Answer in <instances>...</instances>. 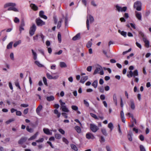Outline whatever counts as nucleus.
I'll return each mask as SVG.
<instances>
[{"mask_svg": "<svg viewBox=\"0 0 151 151\" xmlns=\"http://www.w3.org/2000/svg\"><path fill=\"white\" fill-rule=\"evenodd\" d=\"M65 17L64 15H62V18H59V21L58 22V19L56 16L53 17L54 23L55 24H57V27L58 28H59L61 25V22H62L63 19H64Z\"/></svg>", "mask_w": 151, "mask_h": 151, "instance_id": "1", "label": "nucleus"}, {"mask_svg": "<svg viewBox=\"0 0 151 151\" xmlns=\"http://www.w3.org/2000/svg\"><path fill=\"white\" fill-rule=\"evenodd\" d=\"M16 3H14L9 2L5 4L4 5V8H6L8 7H9L8 9V11H12L14 7L16 6Z\"/></svg>", "mask_w": 151, "mask_h": 151, "instance_id": "2", "label": "nucleus"}, {"mask_svg": "<svg viewBox=\"0 0 151 151\" xmlns=\"http://www.w3.org/2000/svg\"><path fill=\"white\" fill-rule=\"evenodd\" d=\"M89 20L90 21V23H91L94 22V19L93 16L91 15H89L87 17L86 20V27L87 28H89Z\"/></svg>", "mask_w": 151, "mask_h": 151, "instance_id": "3", "label": "nucleus"}, {"mask_svg": "<svg viewBox=\"0 0 151 151\" xmlns=\"http://www.w3.org/2000/svg\"><path fill=\"white\" fill-rule=\"evenodd\" d=\"M115 7L116 8V10L118 12H125L127 9V7L126 6H124L122 8L121 7L119 6L118 4H117L116 5Z\"/></svg>", "mask_w": 151, "mask_h": 151, "instance_id": "4", "label": "nucleus"}, {"mask_svg": "<svg viewBox=\"0 0 151 151\" xmlns=\"http://www.w3.org/2000/svg\"><path fill=\"white\" fill-rule=\"evenodd\" d=\"M141 3L140 2L137 1L134 3V7L137 10L140 11L141 9Z\"/></svg>", "mask_w": 151, "mask_h": 151, "instance_id": "5", "label": "nucleus"}, {"mask_svg": "<svg viewBox=\"0 0 151 151\" xmlns=\"http://www.w3.org/2000/svg\"><path fill=\"white\" fill-rule=\"evenodd\" d=\"M97 73H99L101 75H102L104 74V71L101 70V68H96L94 71L93 73V75L96 74Z\"/></svg>", "mask_w": 151, "mask_h": 151, "instance_id": "6", "label": "nucleus"}, {"mask_svg": "<svg viewBox=\"0 0 151 151\" xmlns=\"http://www.w3.org/2000/svg\"><path fill=\"white\" fill-rule=\"evenodd\" d=\"M90 128L91 130L94 132H95L99 129L98 127L93 124H90Z\"/></svg>", "mask_w": 151, "mask_h": 151, "instance_id": "7", "label": "nucleus"}, {"mask_svg": "<svg viewBox=\"0 0 151 151\" xmlns=\"http://www.w3.org/2000/svg\"><path fill=\"white\" fill-rule=\"evenodd\" d=\"M36 21L37 25L39 26H41L45 24V22L40 19H37Z\"/></svg>", "mask_w": 151, "mask_h": 151, "instance_id": "8", "label": "nucleus"}, {"mask_svg": "<svg viewBox=\"0 0 151 151\" xmlns=\"http://www.w3.org/2000/svg\"><path fill=\"white\" fill-rule=\"evenodd\" d=\"M27 139L26 137H22L21 139L18 141V143L19 144H22L25 142Z\"/></svg>", "mask_w": 151, "mask_h": 151, "instance_id": "9", "label": "nucleus"}, {"mask_svg": "<svg viewBox=\"0 0 151 151\" xmlns=\"http://www.w3.org/2000/svg\"><path fill=\"white\" fill-rule=\"evenodd\" d=\"M86 137L88 139H93L95 138L94 135L92 134L89 132L87 133L86 134Z\"/></svg>", "mask_w": 151, "mask_h": 151, "instance_id": "10", "label": "nucleus"}, {"mask_svg": "<svg viewBox=\"0 0 151 151\" xmlns=\"http://www.w3.org/2000/svg\"><path fill=\"white\" fill-rule=\"evenodd\" d=\"M143 40L145 44V46H146L147 48H148L150 46L149 42V41L147 40L145 37H144L143 38Z\"/></svg>", "mask_w": 151, "mask_h": 151, "instance_id": "11", "label": "nucleus"}, {"mask_svg": "<svg viewBox=\"0 0 151 151\" xmlns=\"http://www.w3.org/2000/svg\"><path fill=\"white\" fill-rule=\"evenodd\" d=\"M130 104H129V106H130L131 109L132 110L134 109L135 108V106L133 100L132 99H131L130 100Z\"/></svg>", "mask_w": 151, "mask_h": 151, "instance_id": "12", "label": "nucleus"}, {"mask_svg": "<svg viewBox=\"0 0 151 151\" xmlns=\"http://www.w3.org/2000/svg\"><path fill=\"white\" fill-rule=\"evenodd\" d=\"M44 14V13L43 11H41L39 13V16L41 17L46 19H47V17Z\"/></svg>", "mask_w": 151, "mask_h": 151, "instance_id": "13", "label": "nucleus"}, {"mask_svg": "<svg viewBox=\"0 0 151 151\" xmlns=\"http://www.w3.org/2000/svg\"><path fill=\"white\" fill-rule=\"evenodd\" d=\"M81 38L80 34V33H78L75 36L73 37L72 40H73L75 41L78 40Z\"/></svg>", "mask_w": 151, "mask_h": 151, "instance_id": "14", "label": "nucleus"}, {"mask_svg": "<svg viewBox=\"0 0 151 151\" xmlns=\"http://www.w3.org/2000/svg\"><path fill=\"white\" fill-rule=\"evenodd\" d=\"M43 131L47 135H52V132H50L49 129H48L44 128L43 129Z\"/></svg>", "mask_w": 151, "mask_h": 151, "instance_id": "15", "label": "nucleus"}, {"mask_svg": "<svg viewBox=\"0 0 151 151\" xmlns=\"http://www.w3.org/2000/svg\"><path fill=\"white\" fill-rule=\"evenodd\" d=\"M132 133L131 131H129L128 133V134L127 135V138L130 141H132Z\"/></svg>", "mask_w": 151, "mask_h": 151, "instance_id": "16", "label": "nucleus"}, {"mask_svg": "<svg viewBox=\"0 0 151 151\" xmlns=\"http://www.w3.org/2000/svg\"><path fill=\"white\" fill-rule=\"evenodd\" d=\"M30 6L35 11H36L38 10V8L37 6L34 4H30Z\"/></svg>", "mask_w": 151, "mask_h": 151, "instance_id": "17", "label": "nucleus"}, {"mask_svg": "<svg viewBox=\"0 0 151 151\" xmlns=\"http://www.w3.org/2000/svg\"><path fill=\"white\" fill-rule=\"evenodd\" d=\"M42 106L41 105H40L36 109V112L37 114H39L40 111L42 109Z\"/></svg>", "mask_w": 151, "mask_h": 151, "instance_id": "18", "label": "nucleus"}, {"mask_svg": "<svg viewBox=\"0 0 151 151\" xmlns=\"http://www.w3.org/2000/svg\"><path fill=\"white\" fill-rule=\"evenodd\" d=\"M88 79V76H85L82 77L80 81V82L84 83L85 81Z\"/></svg>", "mask_w": 151, "mask_h": 151, "instance_id": "19", "label": "nucleus"}, {"mask_svg": "<svg viewBox=\"0 0 151 151\" xmlns=\"http://www.w3.org/2000/svg\"><path fill=\"white\" fill-rule=\"evenodd\" d=\"M38 134V132H37L34 135L29 139V140H31L35 139Z\"/></svg>", "mask_w": 151, "mask_h": 151, "instance_id": "20", "label": "nucleus"}, {"mask_svg": "<svg viewBox=\"0 0 151 151\" xmlns=\"http://www.w3.org/2000/svg\"><path fill=\"white\" fill-rule=\"evenodd\" d=\"M136 16L138 20H141L142 15L141 13L136 12Z\"/></svg>", "mask_w": 151, "mask_h": 151, "instance_id": "21", "label": "nucleus"}, {"mask_svg": "<svg viewBox=\"0 0 151 151\" xmlns=\"http://www.w3.org/2000/svg\"><path fill=\"white\" fill-rule=\"evenodd\" d=\"M46 99L48 101H53L55 99V97L53 96H51L47 97Z\"/></svg>", "mask_w": 151, "mask_h": 151, "instance_id": "22", "label": "nucleus"}, {"mask_svg": "<svg viewBox=\"0 0 151 151\" xmlns=\"http://www.w3.org/2000/svg\"><path fill=\"white\" fill-rule=\"evenodd\" d=\"M39 67H42L44 66V65L40 63V62L37 60H36L34 62Z\"/></svg>", "mask_w": 151, "mask_h": 151, "instance_id": "23", "label": "nucleus"}, {"mask_svg": "<svg viewBox=\"0 0 151 151\" xmlns=\"http://www.w3.org/2000/svg\"><path fill=\"white\" fill-rule=\"evenodd\" d=\"M31 51L33 56V59L34 60H36L37 58V54L33 49L31 50Z\"/></svg>", "mask_w": 151, "mask_h": 151, "instance_id": "24", "label": "nucleus"}, {"mask_svg": "<svg viewBox=\"0 0 151 151\" xmlns=\"http://www.w3.org/2000/svg\"><path fill=\"white\" fill-rule=\"evenodd\" d=\"M36 31V29H30L29 30V34L31 36H33Z\"/></svg>", "mask_w": 151, "mask_h": 151, "instance_id": "25", "label": "nucleus"}, {"mask_svg": "<svg viewBox=\"0 0 151 151\" xmlns=\"http://www.w3.org/2000/svg\"><path fill=\"white\" fill-rule=\"evenodd\" d=\"M26 129L28 132L30 133H32L34 131L33 129L32 128H30L29 126H27L26 127Z\"/></svg>", "mask_w": 151, "mask_h": 151, "instance_id": "26", "label": "nucleus"}, {"mask_svg": "<svg viewBox=\"0 0 151 151\" xmlns=\"http://www.w3.org/2000/svg\"><path fill=\"white\" fill-rule=\"evenodd\" d=\"M75 129L78 133H80L81 132V129L80 127L78 126H76L75 127Z\"/></svg>", "mask_w": 151, "mask_h": 151, "instance_id": "27", "label": "nucleus"}, {"mask_svg": "<svg viewBox=\"0 0 151 151\" xmlns=\"http://www.w3.org/2000/svg\"><path fill=\"white\" fill-rule=\"evenodd\" d=\"M113 99L115 103V104L116 106L117 105V99H116V94H114L113 96Z\"/></svg>", "mask_w": 151, "mask_h": 151, "instance_id": "28", "label": "nucleus"}, {"mask_svg": "<svg viewBox=\"0 0 151 151\" xmlns=\"http://www.w3.org/2000/svg\"><path fill=\"white\" fill-rule=\"evenodd\" d=\"M60 65L61 68H65L67 65L64 62H60Z\"/></svg>", "mask_w": 151, "mask_h": 151, "instance_id": "29", "label": "nucleus"}, {"mask_svg": "<svg viewBox=\"0 0 151 151\" xmlns=\"http://www.w3.org/2000/svg\"><path fill=\"white\" fill-rule=\"evenodd\" d=\"M92 85L95 88H96L98 85V81L97 80H95L92 83Z\"/></svg>", "mask_w": 151, "mask_h": 151, "instance_id": "30", "label": "nucleus"}, {"mask_svg": "<svg viewBox=\"0 0 151 151\" xmlns=\"http://www.w3.org/2000/svg\"><path fill=\"white\" fill-rule=\"evenodd\" d=\"M59 102L60 105V108L61 109L64 106H65V102H63L61 100H59Z\"/></svg>", "mask_w": 151, "mask_h": 151, "instance_id": "31", "label": "nucleus"}, {"mask_svg": "<svg viewBox=\"0 0 151 151\" xmlns=\"http://www.w3.org/2000/svg\"><path fill=\"white\" fill-rule=\"evenodd\" d=\"M24 26V20L22 19V20L21 22V24L19 26V28H23V27Z\"/></svg>", "mask_w": 151, "mask_h": 151, "instance_id": "32", "label": "nucleus"}, {"mask_svg": "<svg viewBox=\"0 0 151 151\" xmlns=\"http://www.w3.org/2000/svg\"><path fill=\"white\" fill-rule=\"evenodd\" d=\"M21 41L20 40L16 42L13 45L14 47H16L18 45L21 44Z\"/></svg>", "mask_w": 151, "mask_h": 151, "instance_id": "33", "label": "nucleus"}, {"mask_svg": "<svg viewBox=\"0 0 151 151\" xmlns=\"http://www.w3.org/2000/svg\"><path fill=\"white\" fill-rule=\"evenodd\" d=\"M138 70H134L133 72V76L134 78H135L136 76H138Z\"/></svg>", "mask_w": 151, "mask_h": 151, "instance_id": "34", "label": "nucleus"}, {"mask_svg": "<svg viewBox=\"0 0 151 151\" xmlns=\"http://www.w3.org/2000/svg\"><path fill=\"white\" fill-rule=\"evenodd\" d=\"M65 28L68 27V18L67 17H65Z\"/></svg>", "mask_w": 151, "mask_h": 151, "instance_id": "35", "label": "nucleus"}, {"mask_svg": "<svg viewBox=\"0 0 151 151\" xmlns=\"http://www.w3.org/2000/svg\"><path fill=\"white\" fill-rule=\"evenodd\" d=\"M127 76L129 78L132 77L133 76V72L131 70L130 71L129 74H127Z\"/></svg>", "mask_w": 151, "mask_h": 151, "instance_id": "36", "label": "nucleus"}, {"mask_svg": "<svg viewBox=\"0 0 151 151\" xmlns=\"http://www.w3.org/2000/svg\"><path fill=\"white\" fill-rule=\"evenodd\" d=\"M54 113L55 114L57 115V116L58 118H59L60 117V113L58 111L57 109H55L54 110Z\"/></svg>", "mask_w": 151, "mask_h": 151, "instance_id": "37", "label": "nucleus"}, {"mask_svg": "<svg viewBox=\"0 0 151 151\" xmlns=\"http://www.w3.org/2000/svg\"><path fill=\"white\" fill-rule=\"evenodd\" d=\"M118 32L119 33H120L121 35L123 36L124 37H125L126 36L127 33L126 32H124L123 31L121 32L120 30H118Z\"/></svg>", "mask_w": 151, "mask_h": 151, "instance_id": "38", "label": "nucleus"}, {"mask_svg": "<svg viewBox=\"0 0 151 151\" xmlns=\"http://www.w3.org/2000/svg\"><path fill=\"white\" fill-rule=\"evenodd\" d=\"M13 44V42H10L7 45V49H10L12 48Z\"/></svg>", "mask_w": 151, "mask_h": 151, "instance_id": "39", "label": "nucleus"}, {"mask_svg": "<svg viewBox=\"0 0 151 151\" xmlns=\"http://www.w3.org/2000/svg\"><path fill=\"white\" fill-rule=\"evenodd\" d=\"M71 147L73 150L75 151H77L78 150V149L76 146L74 145H71Z\"/></svg>", "mask_w": 151, "mask_h": 151, "instance_id": "40", "label": "nucleus"}, {"mask_svg": "<svg viewBox=\"0 0 151 151\" xmlns=\"http://www.w3.org/2000/svg\"><path fill=\"white\" fill-rule=\"evenodd\" d=\"M92 45V42H91V41H88L87 42L86 46L88 48H89L91 47Z\"/></svg>", "mask_w": 151, "mask_h": 151, "instance_id": "41", "label": "nucleus"}, {"mask_svg": "<svg viewBox=\"0 0 151 151\" xmlns=\"http://www.w3.org/2000/svg\"><path fill=\"white\" fill-rule=\"evenodd\" d=\"M63 111L65 112H68L69 111V110L67 108L66 106H64L62 109H61Z\"/></svg>", "mask_w": 151, "mask_h": 151, "instance_id": "42", "label": "nucleus"}, {"mask_svg": "<svg viewBox=\"0 0 151 151\" xmlns=\"http://www.w3.org/2000/svg\"><path fill=\"white\" fill-rule=\"evenodd\" d=\"M90 115L92 117L94 118L95 119H99L97 117V116H96V115H95L93 113H90Z\"/></svg>", "mask_w": 151, "mask_h": 151, "instance_id": "43", "label": "nucleus"}, {"mask_svg": "<svg viewBox=\"0 0 151 151\" xmlns=\"http://www.w3.org/2000/svg\"><path fill=\"white\" fill-rule=\"evenodd\" d=\"M55 138L57 139H60L61 137V135L58 134H55Z\"/></svg>", "mask_w": 151, "mask_h": 151, "instance_id": "44", "label": "nucleus"}, {"mask_svg": "<svg viewBox=\"0 0 151 151\" xmlns=\"http://www.w3.org/2000/svg\"><path fill=\"white\" fill-rule=\"evenodd\" d=\"M14 22L16 23H18L19 22V19L17 17H15L14 19Z\"/></svg>", "mask_w": 151, "mask_h": 151, "instance_id": "45", "label": "nucleus"}, {"mask_svg": "<svg viewBox=\"0 0 151 151\" xmlns=\"http://www.w3.org/2000/svg\"><path fill=\"white\" fill-rule=\"evenodd\" d=\"M43 81L44 84L47 86L48 84L47 82V79L45 77H44L43 78Z\"/></svg>", "mask_w": 151, "mask_h": 151, "instance_id": "46", "label": "nucleus"}, {"mask_svg": "<svg viewBox=\"0 0 151 151\" xmlns=\"http://www.w3.org/2000/svg\"><path fill=\"white\" fill-rule=\"evenodd\" d=\"M98 89H99V91L101 93H103L104 92V88L103 87H100L98 88Z\"/></svg>", "mask_w": 151, "mask_h": 151, "instance_id": "47", "label": "nucleus"}, {"mask_svg": "<svg viewBox=\"0 0 151 151\" xmlns=\"http://www.w3.org/2000/svg\"><path fill=\"white\" fill-rule=\"evenodd\" d=\"M58 40L59 42L60 43L61 42V35L59 32L58 33Z\"/></svg>", "mask_w": 151, "mask_h": 151, "instance_id": "48", "label": "nucleus"}, {"mask_svg": "<svg viewBox=\"0 0 151 151\" xmlns=\"http://www.w3.org/2000/svg\"><path fill=\"white\" fill-rule=\"evenodd\" d=\"M139 148L140 151H146L145 147L142 145H140Z\"/></svg>", "mask_w": 151, "mask_h": 151, "instance_id": "49", "label": "nucleus"}, {"mask_svg": "<svg viewBox=\"0 0 151 151\" xmlns=\"http://www.w3.org/2000/svg\"><path fill=\"white\" fill-rule=\"evenodd\" d=\"M108 127L111 130H112L113 128V125L111 123H110L108 125Z\"/></svg>", "mask_w": 151, "mask_h": 151, "instance_id": "50", "label": "nucleus"}, {"mask_svg": "<svg viewBox=\"0 0 151 151\" xmlns=\"http://www.w3.org/2000/svg\"><path fill=\"white\" fill-rule=\"evenodd\" d=\"M62 140L63 142H64L66 144H68L69 143L68 140L65 137H63V138Z\"/></svg>", "mask_w": 151, "mask_h": 151, "instance_id": "51", "label": "nucleus"}, {"mask_svg": "<svg viewBox=\"0 0 151 151\" xmlns=\"http://www.w3.org/2000/svg\"><path fill=\"white\" fill-rule=\"evenodd\" d=\"M101 132L103 133V134L105 135L106 136L107 135V134L106 132V130L104 129H102L101 130Z\"/></svg>", "mask_w": 151, "mask_h": 151, "instance_id": "52", "label": "nucleus"}, {"mask_svg": "<svg viewBox=\"0 0 151 151\" xmlns=\"http://www.w3.org/2000/svg\"><path fill=\"white\" fill-rule=\"evenodd\" d=\"M14 121V119H9V120L7 121L6 122V123L8 124H9L10 123Z\"/></svg>", "mask_w": 151, "mask_h": 151, "instance_id": "53", "label": "nucleus"}, {"mask_svg": "<svg viewBox=\"0 0 151 151\" xmlns=\"http://www.w3.org/2000/svg\"><path fill=\"white\" fill-rule=\"evenodd\" d=\"M44 140V139L43 138H41L38 140H36V142H42Z\"/></svg>", "mask_w": 151, "mask_h": 151, "instance_id": "54", "label": "nucleus"}, {"mask_svg": "<svg viewBox=\"0 0 151 151\" xmlns=\"http://www.w3.org/2000/svg\"><path fill=\"white\" fill-rule=\"evenodd\" d=\"M71 108L72 109L75 111H77L78 109V107L76 106H74L73 105L71 106Z\"/></svg>", "mask_w": 151, "mask_h": 151, "instance_id": "55", "label": "nucleus"}, {"mask_svg": "<svg viewBox=\"0 0 151 151\" xmlns=\"http://www.w3.org/2000/svg\"><path fill=\"white\" fill-rule=\"evenodd\" d=\"M46 76L47 77L50 79H51L52 78V76L50 75L49 73H47L46 74Z\"/></svg>", "mask_w": 151, "mask_h": 151, "instance_id": "56", "label": "nucleus"}, {"mask_svg": "<svg viewBox=\"0 0 151 151\" xmlns=\"http://www.w3.org/2000/svg\"><path fill=\"white\" fill-rule=\"evenodd\" d=\"M83 102L84 104L87 107H88L89 106V104L88 102L86 100H83Z\"/></svg>", "mask_w": 151, "mask_h": 151, "instance_id": "57", "label": "nucleus"}, {"mask_svg": "<svg viewBox=\"0 0 151 151\" xmlns=\"http://www.w3.org/2000/svg\"><path fill=\"white\" fill-rule=\"evenodd\" d=\"M100 98L101 100H104L105 99V96L104 94H101L100 96Z\"/></svg>", "mask_w": 151, "mask_h": 151, "instance_id": "58", "label": "nucleus"}, {"mask_svg": "<svg viewBox=\"0 0 151 151\" xmlns=\"http://www.w3.org/2000/svg\"><path fill=\"white\" fill-rule=\"evenodd\" d=\"M59 131L62 134H64L65 133V131L62 129H58Z\"/></svg>", "mask_w": 151, "mask_h": 151, "instance_id": "59", "label": "nucleus"}, {"mask_svg": "<svg viewBox=\"0 0 151 151\" xmlns=\"http://www.w3.org/2000/svg\"><path fill=\"white\" fill-rule=\"evenodd\" d=\"M139 138L142 141H143L144 139V137L142 134H141L140 135V136H139Z\"/></svg>", "mask_w": 151, "mask_h": 151, "instance_id": "60", "label": "nucleus"}, {"mask_svg": "<svg viewBox=\"0 0 151 151\" xmlns=\"http://www.w3.org/2000/svg\"><path fill=\"white\" fill-rule=\"evenodd\" d=\"M139 35L141 36L142 37V38H143L144 37H145V35L144 34V33L141 31H139Z\"/></svg>", "mask_w": 151, "mask_h": 151, "instance_id": "61", "label": "nucleus"}, {"mask_svg": "<svg viewBox=\"0 0 151 151\" xmlns=\"http://www.w3.org/2000/svg\"><path fill=\"white\" fill-rule=\"evenodd\" d=\"M136 44L137 46L139 47L140 49H141L142 48V46L140 44L137 42H136Z\"/></svg>", "mask_w": 151, "mask_h": 151, "instance_id": "62", "label": "nucleus"}, {"mask_svg": "<svg viewBox=\"0 0 151 151\" xmlns=\"http://www.w3.org/2000/svg\"><path fill=\"white\" fill-rule=\"evenodd\" d=\"M127 116H128L129 117H131L132 118H133V114L130 113H128L126 114Z\"/></svg>", "mask_w": 151, "mask_h": 151, "instance_id": "63", "label": "nucleus"}, {"mask_svg": "<svg viewBox=\"0 0 151 151\" xmlns=\"http://www.w3.org/2000/svg\"><path fill=\"white\" fill-rule=\"evenodd\" d=\"M29 109L28 108H27L24 109L23 111V113L25 114H27L28 112Z\"/></svg>", "mask_w": 151, "mask_h": 151, "instance_id": "64", "label": "nucleus"}]
</instances>
